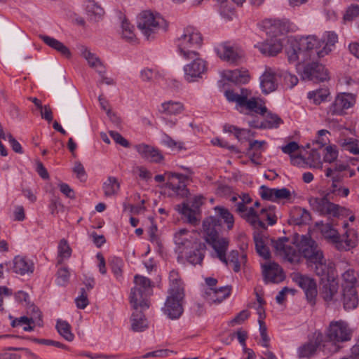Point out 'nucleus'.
<instances>
[{
	"label": "nucleus",
	"instance_id": "5",
	"mask_svg": "<svg viewBox=\"0 0 359 359\" xmlns=\"http://www.w3.org/2000/svg\"><path fill=\"white\" fill-rule=\"evenodd\" d=\"M135 286L131 289L130 302L135 310L140 308L146 309L149 307L148 298L153 294V287L149 278L135 275L134 277Z\"/></svg>",
	"mask_w": 359,
	"mask_h": 359
},
{
	"label": "nucleus",
	"instance_id": "11",
	"mask_svg": "<svg viewBox=\"0 0 359 359\" xmlns=\"http://www.w3.org/2000/svg\"><path fill=\"white\" fill-rule=\"evenodd\" d=\"M328 196L329 194L323 198L311 197L309 199V203L313 210L320 215H330L333 217H337L339 215V205L330 202Z\"/></svg>",
	"mask_w": 359,
	"mask_h": 359
},
{
	"label": "nucleus",
	"instance_id": "57",
	"mask_svg": "<svg viewBox=\"0 0 359 359\" xmlns=\"http://www.w3.org/2000/svg\"><path fill=\"white\" fill-rule=\"evenodd\" d=\"M73 172L76 175V177L81 182L86 179V173L83 165L80 161H76L73 168Z\"/></svg>",
	"mask_w": 359,
	"mask_h": 359
},
{
	"label": "nucleus",
	"instance_id": "44",
	"mask_svg": "<svg viewBox=\"0 0 359 359\" xmlns=\"http://www.w3.org/2000/svg\"><path fill=\"white\" fill-rule=\"evenodd\" d=\"M329 95L330 91L327 88H320L309 92L308 94V98L313 100L314 104H320L322 102L326 100Z\"/></svg>",
	"mask_w": 359,
	"mask_h": 359
},
{
	"label": "nucleus",
	"instance_id": "63",
	"mask_svg": "<svg viewBox=\"0 0 359 359\" xmlns=\"http://www.w3.org/2000/svg\"><path fill=\"white\" fill-rule=\"evenodd\" d=\"M299 149V146L296 142H290L285 146L281 147V150L283 153L289 154L290 157L293 156L292 153L297 151Z\"/></svg>",
	"mask_w": 359,
	"mask_h": 359
},
{
	"label": "nucleus",
	"instance_id": "43",
	"mask_svg": "<svg viewBox=\"0 0 359 359\" xmlns=\"http://www.w3.org/2000/svg\"><path fill=\"white\" fill-rule=\"evenodd\" d=\"M215 210L218 213L219 217L224 219V222L227 225L228 229H231L234 224V218L230 211L224 207L216 206Z\"/></svg>",
	"mask_w": 359,
	"mask_h": 359
},
{
	"label": "nucleus",
	"instance_id": "41",
	"mask_svg": "<svg viewBox=\"0 0 359 359\" xmlns=\"http://www.w3.org/2000/svg\"><path fill=\"white\" fill-rule=\"evenodd\" d=\"M247 260V255L243 254L241 255V260H239V253L237 250H232L228 259H226L227 264L228 263L233 264V270L235 272H238L241 270V263L245 264Z\"/></svg>",
	"mask_w": 359,
	"mask_h": 359
},
{
	"label": "nucleus",
	"instance_id": "45",
	"mask_svg": "<svg viewBox=\"0 0 359 359\" xmlns=\"http://www.w3.org/2000/svg\"><path fill=\"white\" fill-rule=\"evenodd\" d=\"M306 159V165L310 168H322L323 163L320 159V154L318 149H312Z\"/></svg>",
	"mask_w": 359,
	"mask_h": 359
},
{
	"label": "nucleus",
	"instance_id": "1",
	"mask_svg": "<svg viewBox=\"0 0 359 359\" xmlns=\"http://www.w3.org/2000/svg\"><path fill=\"white\" fill-rule=\"evenodd\" d=\"M288 237L278 238L277 240L271 239V243L275 252L281 256L285 260L291 264H299L301 255L306 259V264L316 276L323 280L328 278L332 271V263H327L323 252L317 243L309 235L301 236L300 241L295 247L289 245Z\"/></svg>",
	"mask_w": 359,
	"mask_h": 359
},
{
	"label": "nucleus",
	"instance_id": "10",
	"mask_svg": "<svg viewBox=\"0 0 359 359\" xmlns=\"http://www.w3.org/2000/svg\"><path fill=\"white\" fill-rule=\"evenodd\" d=\"M290 277L292 281L304 291L307 302L311 306H314L316 303V297L318 294L316 280L299 272L292 273Z\"/></svg>",
	"mask_w": 359,
	"mask_h": 359
},
{
	"label": "nucleus",
	"instance_id": "26",
	"mask_svg": "<svg viewBox=\"0 0 359 359\" xmlns=\"http://www.w3.org/2000/svg\"><path fill=\"white\" fill-rule=\"evenodd\" d=\"M316 226L318 227L321 234L323 237L334 243V245L339 239V233L337 229L333 228L332 225L330 223H323V222H317Z\"/></svg>",
	"mask_w": 359,
	"mask_h": 359
},
{
	"label": "nucleus",
	"instance_id": "29",
	"mask_svg": "<svg viewBox=\"0 0 359 359\" xmlns=\"http://www.w3.org/2000/svg\"><path fill=\"white\" fill-rule=\"evenodd\" d=\"M253 238L257 253L263 259H269L271 258V252L262 235L259 233L255 232Z\"/></svg>",
	"mask_w": 359,
	"mask_h": 359
},
{
	"label": "nucleus",
	"instance_id": "4",
	"mask_svg": "<svg viewBox=\"0 0 359 359\" xmlns=\"http://www.w3.org/2000/svg\"><path fill=\"white\" fill-rule=\"evenodd\" d=\"M203 36L195 27L188 26L177 39V48L182 57H195L199 55L198 50L202 46Z\"/></svg>",
	"mask_w": 359,
	"mask_h": 359
},
{
	"label": "nucleus",
	"instance_id": "39",
	"mask_svg": "<svg viewBox=\"0 0 359 359\" xmlns=\"http://www.w3.org/2000/svg\"><path fill=\"white\" fill-rule=\"evenodd\" d=\"M217 53L220 58L229 62H235L238 58V54L226 43L223 44L221 48H217Z\"/></svg>",
	"mask_w": 359,
	"mask_h": 359
},
{
	"label": "nucleus",
	"instance_id": "38",
	"mask_svg": "<svg viewBox=\"0 0 359 359\" xmlns=\"http://www.w3.org/2000/svg\"><path fill=\"white\" fill-rule=\"evenodd\" d=\"M319 345L320 342L317 341H309L303 344L298 348V357L299 358L311 357L315 354Z\"/></svg>",
	"mask_w": 359,
	"mask_h": 359
},
{
	"label": "nucleus",
	"instance_id": "59",
	"mask_svg": "<svg viewBox=\"0 0 359 359\" xmlns=\"http://www.w3.org/2000/svg\"><path fill=\"white\" fill-rule=\"evenodd\" d=\"M349 168L348 164L336 163L333 168H328L325 170V176L330 177L334 172H342Z\"/></svg>",
	"mask_w": 359,
	"mask_h": 359
},
{
	"label": "nucleus",
	"instance_id": "16",
	"mask_svg": "<svg viewBox=\"0 0 359 359\" xmlns=\"http://www.w3.org/2000/svg\"><path fill=\"white\" fill-rule=\"evenodd\" d=\"M263 267L264 280L266 283H278L285 279L283 269L278 264L273 262Z\"/></svg>",
	"mask_w": 359,
	"mask_h": 359
},
{
	"label": "nucleus",
	"instance_id": "32",
	"mask_svg": "<svg viewBox=\"0 0 359 359\" xmlns=\"http://www.w3.org/2000/svg\"><path fill=\"white\" fill-rule=\"evenodd\" d=\"M351 233V231L346 232L345 236H346V238L345 239V241H343L339 236V241H337V242L335 244V247L338 250L348 251L357 245L358 239L355 232H353L352 237L351 238H348Z\"/></svg>",
	"mask_w": 359,
	"mask_h": 359
},
{
	"label": "nucleus",
	"instance_id": "25",
	"mask_svg": "<svg viewBox=\"0 0 359 359\" xmlns=\"http://www.w3.org/2000/svg\"><path fill=\"white\" fill-rule=\"evenodd\" d=\"M260 79V86L264 93L268 94L274 91L277 88V79L273 73L266 71L262 75Z\"/></svg>",
	"mask_w": 359,
	"mask_h": 359
},
{
	"label": "nucleus",
	"instance_id": "56",
	"mask_svg": "<svg viewBox=\"0 0 359 359\" xmlns=\"http://www.w3.org/2000/svg\"><path fill=\"white\" fill-rule=\"evenodd\" d=\"M69 271L67 268H60L57 273V283L60 285H66L69 279Z\"/></svg>",
	"mask_w": 359,
	"mask_h": 359
},
{
	"label": "nucleus",
	"instance_id": "48",
	"mask_svg": "<svg viewBox=\"0 0 359 359\" xmlns=\"http://www.w3.org/2000/svg\"><path fill=\"white\" fill-rule=\"evenodd\" d=\"M72 250L65 239H62L60 241L58 246V253L59 256L61 257V259L58 261V263L60 264L62 262V259L69 258L71 256Z\"/></svg>",
	"mask_w": 359,
	"mask_h": 359
},
{
	"label": "nucleus",
	"instance_id": "3",
	"mask_svg": "<svg viewBox=\"0 0 359 359\" xmlns=\"http://www.w3.org/2000/svg\"><path fill=\"white\" fill-rule=\"evenodd\" d=\"M221 221L219 218L210 216L203 222L205 241L212 246L217 253V257L222 262L227 263L226 252L229 246L226 238L219 237V230L221 229Z\"/></svg>",
	"mask_w": 359,
	"mask_h": 359
},
{
	"label": "nucleus",
	"instance_id": "40",
	"mask_svg": "<svg viewBox=\"0 0 359 359\" xmlns=\"http://www.w3.org/2000/svg\"><path fill=\"white\" fill-rule=\"evenodd\" d=\"M56 329L58 333L67 341H73L74 336L71 331V325L65 320H57Z\"/></svg>",
	"mask_w": 359,
	"mask_h": 359
},
{
	"label": "nucleus",
	"instance_id": "50",
	"mask_svg": "<svg viewBox=\"0 0 359 359\" xmlns=\"http://www.w3.org/2000/svg\"><path fill=\"white\" fill-rule=\"evenodd\" d=\"M341 278L345 283V285H344V288L346 287H355V285L356 283L357 280L355 276V271L353 270L348 269L346 271L342 274Z\"/></svg>",
	"mask_w": 359,
	"mask_h": 359
},
{
	"label": "nucleus",
	"instance_id": "23",
	"mask_svg": "<svg viewBox=\"0 0 359 359\" xmlns=\"http://www.w3.org/2000/svg\"><path fill=\"white\" fill-rule=\"evenodd\" d=\"M242 218L244 219L255 229H266L265 223L260 219L259 212L254 208H247V211L242 214Z\"/></svg>",
	"mask_w": 359,
	"mask_h": 359
},
{
	"label": "nucleus",
	"instance_id": "64",
	"mask_svg": "<svg viewBox=\"0 0 359 359\" xmlns=\"http://www.w3.org/2000/svg\"><path fill=\"white\" fill-rule=\"evenodd\" d=\"M359 15V6L357 5L351 6L346 11V14L344 16L345 20H352L354 18Z\"/></svg>",
	"mask_w": 359,
	"mask_h": 359
},
{
	"label": "nucleus",
	"instance_id": "61",
	"mask_svg": "<svg viewBox=\"0 0 359 359\" xmlns=\"http://www.w3.org/2000/svg\"><path fill=\"white\" fill-rule=\"evenodd\" d=\"M259 332L262 338V346L268 348L269 346L270 339L267 334V328L265 323H259Z\"/></svg>",
	"mask_w": 359,
	"mask_h": 359
},
{
	"label": "nucleus",
	"instance_id": "28",
	"mask_svg": "<svg viewBox=\"0 0 359 359\" xmlns=\"http://www.w3.org/2000/svg\"><path fill=\"white\" fill-rule=\"evenodd\" d=\"M196 247L192 252L187 256L188 262L193 265L201 264L204 258V252L206 249L205 244L203 243H195Z\"/></svg>",
	"mask_w": 359,
	"mask_h": 359
},
{
	"label": "nucleus",
	"instance_id": "7",
	"mask_svg": "<svg viewBox=\"0 0 359 359\" xmlns=\"http://www.w3.org/2000/svg\"><path fill=\"white\" fill-rule=\"evenodd\" d=\"M250 95L251 91L247 88H241L239 93L232 90L225 91V96L228 101L236 102L238 106L245 107L250 112L264 115L267 111L266 107L259 105L255 97L248 99Z\"/></svg>",
	"mask_w": 359,
	"mask_h": 359
},
{
	"label": "nucleus",
	"instance_id": "49",
	"mask_svg": "<svg viewBox=\"0 0 359 359\" xmlns=\"http://www.w3.org/2000/svg\"><path fill=\"white\" fill-rule=\"evenodd\" d=\"M325 153L324 154L323 161L326 163H333L338 157V151L336 146L330 145L325 147Z\"/></svg>",
	"mask_w": 359,
	"mask_h": 359
},
{
	"label": "nucleus",
	"instance_id": "8",
	"mask_svg": "<svg viewBox=\"0 0 359 359\" xmlns=\"http://www.w3.org/2000/svg\"><path fill=\"white\" fill-rule=\"evenodd\" d=\"M184 297V289H180L177 286H174L173 289H169L164 312L170 319H177L182 314Z\"/></svg>",
	"mask_w": 359,
	"mask_h": 359
},
{
	"label": "nucleus",
	"instance_id": "19",
	"mask_svg": "<svg viewBox=\"0 0 359 359\" xmlns=\"http://www.w3.org/2000/svg\"><path fill=\"white\" fill-rule=\"evenodd\" d=\"M39 38L46 45L56 50L62 56L67 58L72 57V53L69 48L57 39L47 35H40Z\"/></svg>",
	"mask_w": 359,
	"mask_h": 359
},
{
	"label": "nucleus",
	"instance_id": "35",
	"mask_svg": "<svg viewBox=\"0 0 359 359\" xmlns=\"http://www.w3.org/2000/svg\"><path fill=\"white\" fill-rule=\"evenodd\" d=\"M231 287L230 286L221 287L218 289L210 288V292H206L212 296L210 299L214 302H221L231 293Z\"/></svg>",
	"mask_w": 359,
	"mask_h": 359
},
{
	"label": "nucleus",
	"instance_id": "18",
	"mask_svg": "<svg viewBox=\"0 0 359 359\" xmlns=\"http://www.w3.org/2000/svg\"><path fill=\"white\" fill-rule=\"evenodd\" d=\"M78 48L81 56L87 60L90 67L95 68L99 74L105 73V67L100 59L95 54L91 53L88 47L81 45Z\"/></svg>",
	"mask_w": 359,
	"mask_h": 359
},
{
	"label": "nucleus",
	"instance_id": "51",
	"mask_svg": "<svg viewBox=\"0 0 359 359\" xmlns=\"http://www.w3.org/2000/svg\"><path fill=\"white\" fill-rule=\"evenodd\" d=\"M337 35L331 32H328L320 40H325V43L323 45V48H326L327 54L331 51V46H333L337 41Z\"/></svg>",
	"mask_w": 359,
	"mask_h": 359
},
{
	"label": "nucleus",
	"instance_id": "31",
	"mask_svg": "<svg viewBox=\"0 0 359 359\" xmlns=\"http://www.w3.org/2000/svg\"><path fill=\"white\" fill-rule=\"evenodd\" d=\"M86 11L92 21L99 20L104 13L103 8L93 0L86 2Z\"/></svg>",
	"mask_w": 359,
	"mask_h": 359
},
{
	"label": "nucleus",
	"instance_id": "21",
	"mask_svg": "<svg viewBox=\"0 0 359 359\" xmlns=\"http://www.w3.org/2000/svg\"><path fill=\"white\" fill-rule=\"evenodd\" d=\"M188 233L187 229H182L175 234V243L179 254H182L185 252V250L194 247V243L187 237Z\"/></svg>",
	"mask_w": 359,
	"mask_h": 359
},
{
	"label": "nucleus",
	"instance_id": "14",
	"mask_svg": "<svg viewBox=\"0 0 359 359\" xmlns=\"http://www.w3.org/2000/svg\"><path fill=\"white\" fill-rule=\"evenodd\" d=\"M165 175L168 176L169 180V182L166 183L168 188L182 197L187 196L189 190L184 184V181L188 179L187 176L172 172H165Z\"/></svg>",
	"mask_w": 359,
	"mask_h": 359
},
{
	"label": "nucleus",
	"instance_id": "17",
	"mask_svg": "<svg viewBox=\"0 0 359 359\" xmlns=\"http://www.w3.org/2000/svg\"><path fill=\"white\" fill-rule=\"evenodd\" d=\"M255 47L257 48L263 55L274 56L281 51L283 44L279 39L272 37L256 45Z\"/></svg>",
	"mask_w": 359,
	"mask_h": 359
},
{
	"label": "nucleus",
	"instance_id": "53",
	"mask_svg": "<svg viewBox=\"0 0 359 359\" xmlns=\"http://www.w3.org/2000/svg\"><path fill=\"white\" fill-rule=\"evenodd\" d=\"M109 264L111 267V270L114 273V274L116 276V278H118L121 276L122 274V269L121 266L123 264V261L121 259L114 257L109 259Z\"/></svg>",
	"mask_w": 359,
	"mask_h": 359
},
{
	"label": "nucleus",
	"instance_id": "60",
	"mask_svg": "<svg viewBox=\"0 0 359 359\" xmlns=\"http://www.w3.org/2000/svg\"><path fill=\"white\" fill-rule=\"evenodd\" d=\"M260 189H261L260 195H261V197L262 199L274 202L273 193H274L275 189H271V188L267 187L265 185H262V186H261Z\"/></svg>",
	"mask_w": 359,
	"mask_h": 359
},
{
	"label": "nucleus",
	"instance_id": "37",
	"mask_svg": "<svg viewBox=\"0 0 359 359\" xmlns=\"http://www.w3.org/2000/svg\"><path fill=\"white\" fill-rule=\"evenodd\" d=\"M177 210L184 215L187 222L193 226H197L199 223V219L196 217V212L189 207L186 203H182V207L180 205H177Z\"/></svg>",
	"mask_w": 359,
	"mask_h": 359
},
{
	"label": "nucleus",
	"instance_id": "9",
	"mask_svg": "<svg viewBox=\"0 0 359 359\" xmlns=\"http://www.w3.org/2000/svg\"><path fill=\"white\" fill-rule=\"evenodd\" d=\"M311 62L301 63L302 70L300 75L303 80L313 81L314 82L324 81L329 79L327 70L325 67L316 61L311 60Z\"/></svg>",
	"mask_w": 359,
	"mask_h": 359
},
{
	"label": "nucleus",
	"instance_id": "20",
	"mask_svg": "<svg viewBox=\"0 0 359 359\" xmlns=\"http://www.w3.org/2000/svg\"><path fill=\"white\" fill-rule=\"evenodd\" d=\"M13 270L15 273L25 275L26 273H32L34 271L33 262L26 257L16 256L13 259Z\"/></svg>",
	"mask_w": 359,
	"mask_h": 359
},
{
	"label": "nucleus",
	"instance_id": "13",
	"mask_svg": "<svg viewBox=\"0 0 359 359\" xmlns=\"http://www.w3.org/2000/svg\"><path fill=\"white\" fill-rule=\"evenodd\" d=\"M184 60H193L184 67L185 78L189 82H191L196 78L201 77L207 70V64L200 57V54L195 57H183Z\"/></svg>",
	"mask_w": 359,
	"mask_h": 359
},
{
	"label": "nucleus",
	"instance_id": "54",
	"mask_svg": "<svg viewBox=\"0 0 359 359\" xmlns=\"http://www.w3.org/2000/svg\"><path fill=\"white\" fill-rule=\"evenodd\" d=\"M273 196L274 201L282 199L290 201L292 197V194L288 189L283 187L281 189H275Z\"/></svg>",
	"mask_w": 359,
	"mask_h": 359
},
{
	"label": "nucleus",
	"instance_id": "22",
	"mask_svg": "<svg viewBox=\"0 0 359 359\" xmlns=\"http://www.w3.org/2000/svg\"><path fill=\"white\" fill-rule=\"evenodd\" d=\"M338 289L337 281L334 278L330 280L328 278L322 286L320 294L325 302H330L334 300V296L338 292Z\"/></svg>",
	"mask_w": 359,
	"mask_h": 359
},
{
	"label": "nucleus",
	"instance_id": "2",
	"mask_svg": "<svg viewBox=\"0 0 359 359\" xmlns=\"http://www.w3.org/2000/svg\"><path fill=\"white\" fill-rule=\"evenodd\" d=\"M324 43L325 40L313 35L291 40L285 49L288 61L290 63L297 62L300 67L301 63L323 57L327 55L326 48H323Z\"/></svg>",
	"mask_w": 359,
	"mask_h": 359
},
{
	"label": "nucleus",
	"instance_id": "30",
	"mask_svg": "<svg viewBox=\"0 0 359 359\" xmlns=\"http://www.w3.org/2000/svg\"><path fill=\"white\" fill-rule=\"evenodd\" d=\"M102 189L106 197L117 195L120 189V183L118 179L112 176L108 177L103 183Z\"/></svg>",
	"mask_w": 359,
	"mask_h": 359
},
{
	"label": "nucleus",
	"instance_id": "33",
	"mask_svg": "<svg viewBox=\"0 0 359 359\" xmlns=\"http://www.w3.org/2000/svg\"><path fill=\"white\" fill-rule=\"evenodd\" d=\"M131 328L134 332H142L147 327L142 311L135 310L131 316Z\"/></svg>",
	"mask_w": 359,
	"mask_h": 359
},
{
	"label": "nucleus",
	"instance_id": "52",
	"mask_svg": "<svg viewBox=\"0 0 359 359\" xmlns=\"http://www.w3.org/2000/svg\"><path fill=\"white\" fill-rule=\"evenodd\" d=\"M296 213L298 216L296 222L297 224L300 225L303 224H307L311 221V215L307 210L299 208L297 210Z\"/></svg>",
	"mask_w": 359,
	"mask_h": 359
},
{
	"label": "nucleus",
	"instance_id": "24",
	"mask_svg": "<svg viewBox=\"0 0 359 359\" xmlns=\"http://www.w3.org/2000/svg\"><path fill=\"white\" fill-rule=\"evenodd\" d=\"M351 107V102L349 101L347 95H339L335 98L334 102L330 107L328 113L332 115L341 114L344 110Z\"/></svg>",
	"mask_w": 359,
	"mask_h": 359
},
{
	"label": "nucleus",
	"instance_id": "62",
	"mask_svg": "<svg viewBox=\"0 0 359 359\" xmlns=\"http://www.w3.org/2000/svg\"><path fill=\"white\" fill-rule=\"evenodd\" d=\"M169 278L170 281V289H173L174 286H177L180 289H184L177 271L174 270L170 271Z\"/></svg>",
	"mask_w": 359,
	"mask_h": 359
},
{
	"label": "nucleus",
	"instance_id": "34",
	"mask_svg": "<svg viewBox=\"0 0 359 359\" xmlns=\"http://www.w3.org/2000/svg\"><path fill=\"white\" fill-rule=\"evenodd\" d=\"M226 79L235 83H246L250 79L248 71L234 69L229 71L226 75Z\"/></svg>",
	"mask_w": 359,
	"mask_h": 359
},
{
	"label": "nucleus",
	"instance_id": "46",
	"mask_svg": "<svg viewBox=\"0 0 359 359\" xmlns=\"http://www.w3.org/2000/svg\"><path fill=\"white\" fill-rule=\"evenodd\" d=\"M341 146L353 154H359V142L356 139H345L341 143Z\"/></svg>",
	"mask_w": 359,
	"mask_h": 359
},
{
	"label": "nucleus",
	"instance_id": "27",
	"mask_svg": "<svg viewBox=\"0 0 359 359\" xmlns=\"http://www.w3.org/2000/svg\"><path fill=\"white\" fill-rule=\"evenodd\" d=\"M343 302L344 308L346 310H351L357 307L358 299L355 287H346L344 288Z\"/></svg>",
	"mask_w": 359,
	"mask_h": 359
},
{
	"label": "nucleus",
	"instance_id": "55",
	"mask_svg": "<svg viewBox=\"0 0 359 359\" xmlns=\"http://www.w3.org/2000/svg\"><path fill=\"white\" fill-rule=\"evenodd\" d=\"M80 292L81 294L76 298L75 302L79 309H84L89 304L88 294L84 288H81Z\"/></svg>",
	"mask_w": 359,
	"mask_h": 359
},
{
	"label": "nucleus",
	"instance_id": "15",
	"mask_svg": "<svg viewBox=\"0 0 359 359\" xmlns=\"http://www.w3.org/2000/svg\"><path fill=\"white\" fill-rule=\"evenodd\" d=\"M135 149L142 158L151 163H158L163 160L161 151L151 145L144 143L139 144L135 145Z\"/></svg>",
	"mask_w": 359,
	"mask_h": 359
},
{
	"label": "nucleus",
	"instance_id": "12",
	"mask_svg": "<svg viewBox=\"0 0 359 359\" xmlns=\"http://www.w3.org/2000/svg\"><path fill=\"white\" fill-rule=\"evenodd\" d=\"M327 336L331 341L343 342L351 339V332L344 321H332L329 325Z\"/></svg>",
	"mask_w": 359,
	"mask_h": 359
},
{
	"label": "nucleus",
	"instance_id": "36",
	"mask_svg": "<svg viewBox=\"0 0 359 359\" xmlns=\"http://www.w3.org/2000/svg\"><path fill=\"white\" fill-rule=\"evenodd\" d=\"M32 311L34 313V315L32 317L29 318L26 316H22L19 318H16L14 320H13V322L11 323V325L13 327H17V326L22 325V324L30 325L31 323H33L34 322V318L35 319H38L37 323L39 325H41V323H42L41 313L36 307L33 308Z\"/></svg>",
	"mask_w": 359,
	"mask_h": 359
},
{
	"label": "nucleus",
	"instance_id": "58",
	"mask_svg": "<svg viewBox=\"0 0 359 359\" xmlns=\"http://www.w3.org/2000/svg\"><path fill=\"white\" fill-rule=\"evenodd\" d=\"M109 135L116 144H118L126 148L130 147L129 142L126 138H124L119 133L116 131H109Z\"/></svg>",
	"mask_w": 359,
	"mask_h": 359
},
{
	"label": "nucleus",
	"instance_id": "42",
	"mask_svg": "<svg viewBox=\"0 0 359 359\" xmlns=\"http://www.w3.org/2000/svg\"><path fill=\"white\" fill-rule=\"evenodd\" d=\"M163 108L162 113L167 114H177L181 113L184 109V106L181 102L168 101L161 104Z\"/></svg>",
	"mask_w": 359,
	"mask_h": 359
},
{
	"label": "nucleus",
	"instance_id": "47",
	"mask_svg": "<svg viewBox=\"0 0 359 359\" xmlns=\"http://www.w3.org/2000/svg\"><path fill=\"white\" fill-rule=\"evenodd\" d=\"M121 27L123 37L129 42L135 41V35L133 33V26L127 20L124 19L122 21Z\"/></svg>",
	"mask_w": 359,
	"mask_h": 359
},
{
	"label": "nucleus",
	"instance_id": "6",
	"mask_svg": "<svg viewBox=\"0 0 359 359\" xmlns=\"http://www.w3.org/2000/svg\"><path fill=\"white\" fill-rule=\"evenodd\" d=\"M137 27L147 40L154 39L160 29H167L165 20L159 14L144 11L137 16Z\"/></svg>",
	"mask_w": 359,
	"mask_h": 359
}]
</instances>
